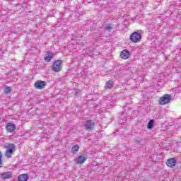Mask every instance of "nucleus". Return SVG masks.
Here are the masks:
<instances>
[{"label": "nucleus", "mask_w": 181, "mask_h": 181, "mask_svg": "<svg viewBox=\"0 0 181 181\" xmlns=\"http://www.w3.org/2000/svg\"><path fill=\"white\" fill-rule=\"evenodd\" d=\"M129 39L133 43H139L142 40V35L138 32H134L130 35Z\"/></svg>", "instance_id": "f257e3e1"}, {"label": "nucleus", "mask_w": 181, "mask_h": 181, "mask_svg": "<svg viewBox=\"0 0 181 181\" xmlns=\"http://www.w3.org/2000/svg\"><path fill=\"white\" fill-rule=\"evenodd\" d=\"M170 101H172V95L165 94L160 98L159 104H160V105H165V104H169Z\"/></svg>", "instance_id": "f03ea898"}, {"label": "nucleus", "mask_w": 181, "mask_h": 181, "mask_svg": "<svg viewBox=\"0 0 181 181\" xmlns=\"http://www.w3.org/2000/svg\"><path fill=\"white\" fill-rule=\"evenodd\" d=\"M62 64H63V61L60 59L54 61L52 64L53 71H55L56 73L60 71V70H62Z\"/></svg>", "instance_id": "7ed1b4c3"}, {"label": "nucleus", "mask_w": 181, "mask_h": 181, "mask_svg": "<svg viewBox=\"0 0 181 181\" xmlns=\"http://www.w3.org/2000/svg\"><path fill=\"white\" fill-rule=\"evenodd\" d=\"M46 84V81L38 80L35 83L34 86L37 90H43Z\"/></svg>", "instance_id": "20e7f679"}, {"label": "nucleus", "mask_w": 181, "mask_h": 181, "mask_svg": "<svg viewBox=\"0 0 181 181\" xmlns=\"http://www.w3.org/2000/svg\"><path fill=\"white\" fill-rule=\"evenodd\" d=\"M95 126V123L93 122V120H87L86 124H83V127H85L87 131H91L92 129H94Z\"/></svg>", "instance_id": "39448f33"}, {"label": "nucleus", "mask_w": 181, "mask_h": 181, "mask_svg": "<svg viewBox=\"0 0 181 181\" xmlns=\"http://www.w3.org/2000/svg\"><path fill=\"white\" fill-rule=\"evenodd\" d=\"M176 159L175 158H170L167 160L166 165L169 168H175L176 166Z\"/></svg>", "instance_id": "423d86ee"}, {"label": "nucleus", "mask_w": 181, "mask_h": 181, "mask_svg": "<svg viewBox=\"0 0 181 181\" xmlns=\"http://www.w3.org/2000/svg\"><path fill=\"white\" fill-rule=\"evenodd\" d=\"M8 132H14L16 130V125L13 123H8L6 126Z\"/></svg>", "instance_id": "0eeeda50"}, {"label": "nucleus", "mask_w": 181, "mask_h": 181, "mask_svg": "<svg viewBox=\"0 0 181 181\" xmlns=\"http://www.w3.org/2000/svg\"><path fill=\"white\" fill-rule=\"evenodd\" d=\"M129 50L124 49L121 52L120 57L124 60H127V59H129Z\"/></svg>", "instance_id": "6e6552de"}, {"label": "nucleus", "mask_w": 181, "mask_h": 181, "mask_svg": "<svg viewBox=\"0 0 181 181\" xmlns=\"http://www.w3.org/2000/svg\"><path fill=\"white\" fill-rule=\"evenodd\" d=\"M86 160H87V158L84 157L83 156H79L75 159V162L78 165H83Z\"/></svg>", "instance_id": "1a4fd4ad"}, {"label": "nucleus", "mask_w": 181, "mask_h": 181, "mask_svg": "<svg viewBox=\"0 0 181 181\" xmlns=\"http://www.w3.org/2000/svg\"><path fill=\"white\" fill-rule=\"evenodd\" d=\"M54 56V54L52 52V51H47V56L44 58V60L47 62V63L50 62L52 59H53V57Z\"/></svg>", "instance_id": "9d476101"}, {"label": "nucleus", "mask_w": 181, "mask_h": 181, "mask_svg": "<svg viewBox=\"0 0 181 181\" xmlns=\"http://www.w3.org/2000/svg\"><path fill=\"white\" fill-rule=\"evenodd\" d=\"M5 148H6L7 151L13 154L15 151H16V148L15 147V144H10L8 146H6Z\"/></svg>", "instance_id": "9b49d317"}, {"label": "nucleus", "mask_w": 181, "mask_h": 181, "mask_svg": "<svg viewBox=\"0 0 181 181\" xmlns=\"http://www.w3.org/2000/svg\"><path fill=\"white\" fill-rule=\"evenodd\" d=\"M18 181H28L29 180V175L21 174L18 176Z\"/></svg>", "instance_id": "f8f14e48"}, {"label": "nucleus", "mask_w": 181, "mask_h": 181, "mask_svg": "<svg viewBox=\"0 0 181 181\" xmlns=\"http://www.w3.org/2000/svg\"><path fill=\"white\" fill-rule=\"evenodd\" d=\"M2 179H11L12 177V172H6L1 174Z\"/></svg>", "instance_id": "ddd939ff"}, {"label": "nucleus", "mask_w": 181, "mask_h": 181, "mask_svg": "<svg viewBox=\"0 0 181 181\" xmlns=\"http://www.w3.org/2000/svg\"><path fill=\"white\" fill-rule=\"evenodd\" d=\"M80 149V146L78 145H74L71 149V152L73 155H76V153H77V152H78V150Z\"/></svg>", "instance_id": "4468645a"}, {"label": "nucleus", "mask_w": 181, "mask_h": 181, "mask_svg": "<svg viewBox=\"0 0 181 181\" xmlns=\"http://www.w3.org/2000/svg\"><path fill=\"white\" fill-rule=\"evenodd\" d=\"M153 125H155V120L151 119L147 124L148 129H152V128H153Z\"/></svg>", "instance_id": "2eb2a0df"}, {"label": "nucleus", "mask_w": 181, "mask_h": 181, "mask_svg": "<svg viewBox=\"0 0 181 181\" xmlns=\"http://www.w3.org/2000/svg\"><path fill=\"white\" fill-rule=\"evenodd\" d=\"M112 87H114V82H112V81H109L106 83L105 88L111 89Z\"/></svg>", "instance_id": "dca6fc26"}, {"label": "nucleus", "mask_w": 181, "mask_h": 181, "mask_svg": "<svg viewBox=\"0 0 181 181\" xmlns=\"http://www.w3.org/2000/svg\"><path fill=\"white\" fill-rule=\"evenodd\" d=\"M4 93H5V94H9V93H12V88H11V87H6L4 88Z\"/></svg>", "instance_id": "f3484780"}, {"label": "nucleus", "mask_w": 181, "mask_h": 181, "mask_svg": "<svg viewBox=\"0 0 181 181\" xmlns=\"http://www.w3.org/2000/svg\"><path fill=\"white\" fill-rule=\"evenodd\" d=\"M12 155H13L12 153H11V151H8V150L6 151L5 152V156L6 158H12Z\"/></svg>", "instance_id": "a211bd4d"}, {"label": "nucleus", "mask_w": 181, "mask_h": 181, "mask_svg": "<svg viewBox=\"0 0 181 181\" xmlns=\"http://www.w3.org/2000/svg\"><path fill=\"white\" fill-rule=\"evenodd\" d=\"M113 28L111 26V24H107L105 27V30H112Z\"/></svg>", "instance_id": "6ab92c4d"}, {"label": "nucleus", "mask_w": 181, "mask_h": 181, "mask_svg": "<svg viewBox=\"0 0 181 181\" xmlns=\"http://www.w3.org/2000/svg\"><path fill=\"white\" fill-rule=\"evenodd\" d=\"M135 144H136L137 145H139V144H141V142H142V139L141 138H138L134 140Z\"/></svg>", "instance_id": "aec40b11"}, {"label": "nucleus", "mask_w": 181, "mask_h": 181, "mask_svg": "<svg viewBox=\"0 0 181 181\" xmlns=\"http://www.w3.org/2000/svg\"><path fill=\"white\" fill-rule=\"evenodd\" d=\"M2 152L0 151V168L2 167Z\"/></svg>", "instance_id": "412c9836"}, {"label": "nucleus", "mask_w": 181, "mask_h": 181, "mask_svg": "<svg viewBox=\"0 0 181 181\" xmlns=\"http://www.w3.org/2000/svg\"><path fill=\"white\" fill-rule=\"evenodd\" d=\"M170 8H173V6H170Z\"/></svg>", "instance_id": "4be33fe9"}]
</instances>
